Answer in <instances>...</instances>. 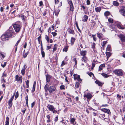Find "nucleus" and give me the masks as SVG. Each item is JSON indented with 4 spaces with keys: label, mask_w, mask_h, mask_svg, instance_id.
Listing matches in <instances>:
<instances>
[{
    "label": "nucleus",
    "mask_w": 125,
    "mask_h": 125,
    "mask_svg": "<svg viewBox=\"0 0 125 125\" xmlns=\"http://www.w3.org/2000/svg\"><path fill=\"white\" fill-rule=\"evenodd\" d=\"M25 50H24V52L23 54V57L25 58L27 56V55H28V52H26L25 53Z\"/></svg>",
    "instance_id": "37"
},
{
    "label": "nucleus",
    "mask_w": 125,
    "mask_h": 125,
    "mask_svg": "<svg viewBox=\"0 0 125 125\" xmlns=\"http://www.w3.org/2000/svg\"><path fill=\"white\" fill-rule=\"evenodd\" d=\"M105 66V64H101L99 67V71H100L102 70V68L103 67H104Z\"/></svg>",
    "instance_id": "27"
},
{
    "label": "nucleus",
    "mask_w": 125,
    "mask_h": 125,
    "mask_svg": "<svg viewBox=\"0 0 125 125\" xmlns=\"http://www.w3.org/2000/svg\"><path fill=\"white\" fill-rule=\"evenodd\" d=\"M106 54L107 58H109L111 55V53L109 52H106Z\"/></svg>",
    "instance_id": "32"
},
{
    "label": "nucleus",
    "mask_w": 125,
    "mask_h": 125,
    "mask_svg": "<svg viewBox=\"0 0 125 125\" xmlns=\"http://www.w3.org/2000/svg\"><path fill=\"white\" fill-rule=\"evenodd\" d=\"M67 31L69 34H72L73 35H74L75 34L74 31L73 29H68L67 30Z\"/></svg>",
    "instance_id": "16"
},
{
    "label": "nucleus",
    "mask_w": 125,
    "mask_h": 125,
    "mask_svg": "<svg viewBox=\"0 0 125 125\" xmlns=\"http://www.w3.org/2000/svg\"><path fill=\"white\" fill-rule=\"evenodd\" d=\"M110 15V13L108 11H106L104 13V15L105 16H107Z\"/></svg>",
    "instance_id": "39"
},
{
    "label": "nucleus",
    "mask_w": 125,
    "mask_h": 125,
    "mask_svg": "<svg viewBox=\"0 0 125 125\" xmlns=\"http://www.w3.org/2000/svg\"><path fill=\"white\" fill-rule=\"evenodd\" d=\"M113 4L116 6H118L119 5V3L117 1H114L113 2Z\"/></svg>",
    "instance_id": "30"
},
{
    "label": "nucleus",
    "mask_w": 125,
    "mask_h": 125,
    "mask_svg": "<svg viewBox=\"0 0 125 125\" xmlns=\"http://www.w3.org/2000/svg\"><path fill=\"white\" fill-rule=\"evenodd\" d=\"M58 119V116H56L55 118L54 121L55 122H56L57 121Z\"/></svg>",
    "instance_id": "64"
},
{
    "label": "nucleus",
    "mask_w": 125,
    "mask_h": 125,
    "mask_svg": "<svg viewBox=\"0 0 125 125\" xmlns=\"http://www.w3.org/2000/svg\"><path fill=\"white\" fill-rule=\"evenodd\" d=\"M35 86L33 85L32 88V89L31 91L33 92H34L35 91Z\"/></svg>",
    "instance_id": "54"
},
{
    "label": "nucleus",
    "mask_w": 125,
    "mask_h": 125,
    "mask_svg": "<svg viewBox=\"0 0 125 125\" xmlns=\"http://www.w3.org/2000/svg\"><path fill=\"white\" fill-rule=\"evenodd\" d=\"M69 46H65L64 48L63 49V52H66L68 50Z\"/></svg>",
    "instance_id": "28"
},
{
    "label": "nucleus",
    "mask_w": 125,
    "mask_h": 125,
    "mask_svg": "<svg viewBox=\"0 0 125 125\" xmlns=\"http://www.w3.org/2000/svg\"><path fill=\"white\" fill-rule=\"evenodd\" d=\"M117 97L120 100L121 99V96L119 94H118L117 95Z\"/></svg>",
    "instance_id": "53"
},
{
    "label": "nucleus",
    "mask_w": 125,
    "mask_h": 125,
    "mask_svg": "<svg viewBox=\"0 0 125 125\" xmlns=\"http://www.w3.org/2000/svg\"><path fill=\"white\" fill-rule=\"evenodd\" d=\"M19 17L21 18L23 21H24L26 18V16L22 14H21L19 16Z\"/></svg>",
    "instance_id": "23"
},
{
    "label": "nucleus",
    "mask_w": 125,
    "mask_h": 125,
    "mask_svg": "<svg viewBox=\"0 0 125 125\" xmlns=\"http://www.w3.org/2000/svg\"><path fill=\"white\" fill-rule=\"evenodd\" d=\"M15 79L16 81L20 83H22V76H19L18 75H17L15 76Z\"/></svg>",
    "instance_id": "7"
},
{
    "label": "nucleus",
    "mask_w": 125,
    "mask_h": 125,
    "mask_svg": "<svg viewBox=\"0 0 125 125\" xmlns=\"http://www.w3.org/2000/svg\"><path fill=\"white\" fill-rule=\"evenodd\" d=\"M46 80L47 82H49L50 81V77L49 75H46Z\"/></svg>",
    "instance_id": "24"
},
{
    "label": "nucleus",
    "mask_w": 125,
    "mask_h": 125,
    "mask_svg": "<svg viewBox=\"0 0 125 125\" xmlns=\"http://www.w3.org/2000/svg\"><path fill=\"white\" fill-rule=\"evenodd\" d=\"M60 10H55L54 11V13L55 15L57 16L58 15V13L60 11Z\"/></svg>",
    "instance_id": "43"
},
{
    "label": "nucleus",
    "mask_w": 125,
    "mask_h": 125,
    "mask_svg": "<svg viewBox=\"0 0 125 125\" xmlns=\"http://www.w3.org/2000/svg\"><path fill=\"white\" fill-rule=\"evenodd\" d=\"M20 40H21V39H19L17 41L16 43V44H15V45L16 46H17L18 45V43H19V42H20Z\"/></svg>",
    "instance_id": "63"
},
{
    "label": "nucleus",
    "mask_w": 125,
    "mask_h": 125,
    "mask_svg": "<svg viewBox=\"0 0 125 125\" xmlns=\"http://www.w3.org/2000/svg\"><path fill=\"white\" fill-rule=\"evenodd\" d=\"M76 27L77 28L78 30L80 32H81V31L80 29L79 28L78 25V24L77 22L76 23Z\"/></svg>",
    "instance_id": "48"
},
{
    "label": "nucleus",
    "mask_w": 125,
    "mask_h": 125,
    "mask_svg": "<svg viewBox=\"0 0 125 125\" xmlns=\"http://www.w3.org/2000/svg\"><path fill=\"white\" fill-rule=\"evenodd\" d=\"M84 19L82 21H87L88 19V17L87 16L85 15L83 16Z\"/></svg>",
    "instance_id": "31"
},
{
    "label": "nucleus",
    "mask_w": 125,
    "mask_h": 125,
    "mask_svg": "<svg viewBox=\"0 0 125 125\" xmlns=\"http://www.w3.org/2000/svg\"><path fill=\"white\" fill-rule=\"evenodd\" d=\"M84 96L88 99H90L92 97V95L90 93L85 94H84Z\"/></svg>",
    "instance_id": "13"
},
{
    "label": "nucleus",
    "mask_w": 125,
    "mask_h": 125,
    "mask_svg": "<svg viewBox=\"0 0 125 125\" xmlns=\"http://www.w3.org/2000/svg\"><path fill=\"white\" fill-rule=\"evenodd\" d=\"M19 93L18 91H17L15 95V98H17L18 97Z\"/></svg>",
    "instance_id": "49"
},
{
    "label": "nucleus",
    "mask_w": 125,
    "mask_h": 125,
    "mask_svg": "<svg viewBox=\"0 0 125 125\" xmlns=\"http://www.w3.org/2000/svg\"><path fill=\"white\" fill-rule=\"evenodd\" d=\"M101 9L100 7H98L95 8V10L96 12H100Z\"/></svg>",
    "instance_id": "26"
},
{
    "label": "nucleus",
    "mask_w": 125,
    "mask_h": 125,
    "mask_svg": "<svg viewBox=\"0 0 125 125\" xmlns=\"http://www.w3.org/2000/svg\"><path fill=\"white\" fill-rule=\"evenodd\" d=\"M39 6H42L43 5V2L42 1H40L39 2Z\"/></svg>",
    "instance_id": "62"
},
{
    "label": "nucleus",
    "mask_w": 125,
    "mask_h": 125,
    "mask_svg": "<svg viewBox=\"0 0 125 125\" xmlns=\"http://www.w3.org/2000/svg\"><path fill=\"white\" fill-rule=\"evenodd\" d=\"M101 111L104 112L105 113H107L109 115L111 114V112L109 110L105 108H103L101 109Z\"/></svg>",
    "instance_id": "12"
},
{
    "label": "nucleus",
    "mask_w": 125,
    "mask_h": 125,
    "mask_svg": "<svg viewBox=\"0 0 125 125\" xmlns=\"http://www.w3.org/2000/svg\"><path fill=\"white\" fill-rule=\"evenodd\" d=\"M7 76V74L5 73V71L3 74L2 75L1 77H6Z\"/></svg>",
    "instance_id": "58"
},
{
    "label": "nucleus",
    "mask_w": 125,
    "mask_h": 125,
    "mask_svg": "<svg viewBox=\"0 0 125 125\" xmlns=\"http://www.w3.org/2000/svg\"><path fill=\"white\" fill-rule=\"evenodd\" d=\"M9 119L8 117H7L6 118L5 125H9Z\"/></svg>",
    "instance_id": "21"
},
{
    "label": "nucleus",
    "mask_w": 125,
    "mask_h": 125,
    "mask_svg": "<svg viewBox=\"0 0 125 125\" xmlns=\"http://www.w3.org/2000/svg\"><path fill=\"white\" fill-rule=\"evenodd\" d=\"M13 27L14 29L16 32L18 33L19 32L21 29V26H20L17 24V23H15L13 24Z\"/></svg>",
    "instance_id": "3"
},
{
    "label": "nucleus",
    "mask_w": 125,
    "mask_h": 125,
    "mask_svg": "<svg viewBox=\"0 0 125 125\" xmlns=\"http://www.w3.org/2000/svg\"><path fill=\"white\" fill-rule=\"evenodd\" d=\"M56 90V87L55 86H51L49 87L48 91L50 93H53Z\"/></svg>",
    "instance_id": "4"
},
{
    "label": "nucleus",
    "mask_w": 125,
    "mask_h": 125,
    "mask_svg": "<svg viewBox=\"0 0 125 125\" xmlns=\"http://www.w3.org/2000/svg\"><path fill=\"white\" fill-rule=\"evenodd\" d=\"M5 56L2 53L0 52V58L2 59L4 58Z\"/></svg>",
    "instance_id": "36"
},
{
    "label": "nucleus",
    "mask_w": 125,
    "mask_h": 125,
    "mask_svg": "<svg viewBox=\"0 0 125 125\" xmlns=\"http://www.w3.org/2000/svg\"><path fill=\"white\" fill-rule=\"evenodd\" d=\"M75 39L74 37H72L71 38V42L72 45H73L75 41Z\"/></svg>",
    "instance_id": "20"
},
{
    "label": "nucleus",
    "mask_w": 125,
    "mask_h": 125,
    "mask_svg": "<svg viewBox=\"0 0 125 125\" xmlns=\"http://www.w3.org/2000/svg\"><path fill=\"white\" fill-rule=\"evenodd\" d=\"M45 38L48 42L49 43V36L47 35H45Z\"/></svg>",
    "instance_id": "33"
},
{
    "label": "nucleus",
    "mask_w": 125,
    "mask_h": 125,
    "mask_svg": "<svg viewBox=\"0 0 125 125\" xmlns=\"http://www.w3.org/2000/svg\"><path fill=\"white\" fill-rule=\"evenodd\" d=\"M87 74H88L89 75V76H90V77L92 76V75H94V74H93V73H92V72H87Z\"/></svg>",
    "instance_id": "50"
},
{
    "label": "nucleus",
    "mask_w": 125,
    "mask_h": 125,
    "mask_svg": "<svg viewBox=\"0 0 125 125\" xmlns=\"http://www.w3.org/2000/svg\"><path fill=\"white\" fill-rule=\"evenodd\" d=\"M27 68V66L25 65L23 67L21 71V73L22 75H24L25 73V70Z\"/></svg>",
    "instance_id": "14"
},
{
    "label": "nucleus",
    "mask_w": 125,
    "mask_h": 125,
    "mask_svg": "<svg viewBox=\"0 0 125 125\" xmlns=\"http://www.w3.org/2000/svg\"><path fill=\"white\" fill-rule=\"evenodd\" d=\"M51 33L54 37L55 36L57 35V33L55 32H52Z\"/></svg>",
    "instance_id": "61"
},
{
    "label": "nucleus",
    "mask_w": 125,
    "mask_h": 125,
    "mask_svg": "<svg viewBox=\"0 0 125 125\" xmlns=\"http://www.w3.org/2000/svg\"><path fill=\"white\" fill-rule=\"evenodd\" d=\"M52 111L53 113L54 114H56L57 113V111L55 110V108H54Z\"/></svg>",
    "instance_id": "59"
},
{
    "label": "nucleus",
    "mask_w": 125,
    "mask_h": 125,
    "mask_svg": "<svg viewBox=\"0 0 125 125\" xmlns=\"http://www.w3.org/2000/svg\"><path fill=\"white\" fill-rule=\"evenodd\" d=\"M56 45V44H55L54 45V47L53 48V50H52V51L53 52H54L56 50L57 47L55 46Z\"/></svg>",
    "instance_id": "47"
},
{
    "label": "nucleus",
    "mask_w": 125,
    "mask_h": 125,
    "mask_svg": "<svg viewBox=\"0 0 125 125\" xmlns=\"http://www.w3.org/2000/svg\"><path fill=\"white\" fill-rule=\"evenodd\" d=\"M71 123L74 125L76 123L75 119L74 118L71 117L70 119Z\"/></svg>",
    "instance_id": "15"
},
{
    "label": "nucleus",
    "mask_w": 125,
    "mask_h": 125,
    "mask_svg": "<svg viewBox=\"0 0 125 125\" xmlns=\"http://www.w3.org/2000/svg\"><path fill=\"white\" fill-rule=\"evenodd\" d=\"M102 75L105 78H107L109 76V75L108 74L104 73H102Z\"/></svg>",
    "instance_id": "40"
},
{
    "label": "nucleus",
    "mask_w": 125,
    "mask_h": 125,
    "mask_svg": "<svg viewBox=\"0 0 125 125\" xmlns=\"http://www.w3.org/2000/svg\"><path fill=\"white\" fill-rule=\"evenodd\" d=\"M15 93H14L13 95L11 97L10 99L8 101V104L9 105L8 109H10L11 108L12 104V101L13 100L14 96Z\"/></svg>",
    "instance_id": "5"
},
{
    "label": "nucleus",
    "mask_w": 125,
    "mask_h": 125,
    "mask_svg": "<svg viewBox=\"0 0 125 125\" xmlns=\"http://www.w3.org/2000/svg\"><path fill=\"white\" fill-rule=\"evenodd\" d=\"M1 83H4L5 82V80L4 79L3 77H1Z\"/></svg>",
    "instance_id": "52"
},
{
    "label": "nucleus",
    "mask_w": 125,
    "mask_h": 125,
    "mask_svg": "<svg viewBox=\"0 0 125 125\" xmlns=\"http://www.w3.org/2000/svg\"><path fill=\"white\" fill-rule=\"evenodd\" d=\"M108 25L110 28L111 29H113L114 28V25H109V24H108Z\"/></svg>",
    "instance_id": "44"
},
{
    "label": "nucleus",
    "mask_w": 125,
    "mask_h": 125,
    "mask_svg": "<svg viewBox=\"0 0 125 125\" xmlns=\"http://www.w3.org/2000/svg\"><path fill=\"white\" fill-rule=\"evenodd\" d=\"M106 50L107 51H111V47L110 45H108L106 48Z\"/></svg>",
    "instance_id": "34"
},
{
    "label": "nucleus",
    "mask_w": 125,
    "mask_h": 125,
    "mask_svg": "<svg viewBox=\"0 0 125 125\" xmlns=\"http://www.w3.org/2000/svg\"><path fill=\"white\" fill-rule=\"evenodd\" d=\"M95 83L99 86H101L102 85V84L98 80H96L95 81Z\"/></svg>",
    "instance_id": "29"
},
{
    "label": "nucleus",
    "mask_w": 125,
    "mask_h": 125,
    "mask_svg": "<svg viewBox=\"0 0 125 125\" xmlns=\"http://www.w3.org/2000/svg\"><path fill=\"white\" fill-rule=\"evenodd\" d=\"M95 35H92V37L94 41H96V38L95 37Z\"/></svg>",
    "instance_id": "42"
},
{
    "label": "nucleus",
    "mask_w": 125,
    "mask_h": 125,
    "mask_svg": "<svg viewBox=\"0 0 125 125\" xmlns=\"http://www.w3.org/2000/svg\"><path fill=\"white\" fill-rule=\"evenodd\" d=\"M48 85L46 84L44 86V89L45 90V91L46 92H47L48 90Z\"/></svg>",
    "instance_id": "35"
},
{
    "label": "nucleus",
    "mask_w": 125,
    "mask_h": 125,
    "mask_svg": "<svg viewBox=\"0 0 125 125\" xmlns=\"http://www.w3.org/2000/svg\"><path fill=\"white\" fill-rule=\"evenodd\" d=\"M97 36L99 39L103 38L104 36L103 34L100 32H98L97 33Z\"/></svg>",
    "instance_id": "17"
},
{
    "label": "nucleus",
    "mask_w": 125,
    "mask_h": 125,
    "mask_svg": "<svg viewBox=\"0 0 125 125\" xmlns=\"http://www.w3.org/2000/svg\"><path fill=\"white\" fill-rule=\"evenodd\" d=\"M73 76L74 80H77L79 82H81L82 80L80 79L79 75L77 74H73Z\"/></svg>",
    "instance_id": "8"
},
{
    "label": "nucleus",
    "mask_w": 125,
    "mask_h": 125,
    "mask_svg": "<svg viewBox=\"0 0 125 125\" xmlns=\"http://www.w3.org/2000/svg\"><path fill=\"white\" fill-rule=\"evenodd\" d=\"M9 38L6 33L5 32L1 36V39L2 41H5Z\"/></svg>",
    "instance_id": "6"
},
{
    "label": "nucleus",
    "mask_w": 125,
    "mask_h": 125,
    "mask_svg": "<svg viewBox=\"0 0 125 125\" xmlns=\"http://www.w3.org/2000/svg\"><path fill=\"white\" fill-rule=\"evenodd\" d=\"M65 86L64 85H61L60 86V88L61 90L64 89H65Z\"/></svg>",
    "instance_id": "45"
},
{
    "label": "nucleus",
    "mask_w": 125,
    "mask_h": 125,
    "mask_svg": "<svg viewBox=\"0 0 125 125\" xmlns=\"http://www.w3.org/2000/svg\"><path fill=\"white\" fill-rule=\"evenodd\" d=\"M79 83L78 82H76L75 85V87L76 88H78L79 86Z\"/></svg>",
    "instance_id": "46"
},
{
    "label": "nucleus",
    "mask_w": 125,
    "mask_h": 125,
    "mask_svg": "<svg viewBox=\"0 0 125 125\" xmlns=\"http://www.w3.org/2000/svg\"><path fill=\"white\" fill-rule=\"evenodd\" d=\"M106 115L105 114H101L100 116V117H102L103 118V119H102L104 120H105V119H106L107 118L106 117Z\"/></svg>",
    "instance_id": "22"
},
{
    "label": "nucleus",
    "mask_w": 125,
    "mask_h": 125,
    "mask_svg": "<svg viewBox=\"0 0 125 125\" xmlns=\"http://www.w3.org/2000/svg\"><path fill=\"white\" fill-rule=\"evenodd\" d=\"M80 66L81 67V68H84L85 66L84 65V64L83 63H82Z\"/></svg>",
    "instance_id": "55"
},
{
    "label": "nucleus",
    "mask_w": 125,
    "mask_h": 125,
    "mask_svg": "<svg viewBox=\"0 0 125 125\" xmlns=\"http://www.w3.org/2000/svg\"><path fill=\"white\" fill-rule=\"evenodd\" d=\"M113 73L116 75L120 77L123 76L124 72L122 69H117L114 70L113 71Z\"/></svg>",
    "instance_id": "2"
},
{
    "label": "nucleus",
    "mask_w": 125,
    "mask_h": 125,
    "mask_svg": "<svg viewBox=\"0 0 125 125\" xmlns=\"http://www.w3.org/2000/svg\"><path fill=\"white\" fill-rule=\"evenodd\" d=\"M68 2L70 6V10L72 11L74 9V8L72 1L71 0H68Z\"/></svg>",
    "instance_id": "9"
},
{
    "label": "nucleus",
    "mask_w": 125,
    "mask_h": 125,
    "mask_svg": "<svg viewBox=\"0 0 125 125\" xmlns=\"http://www.w3.org/2000/svg\"><path fill=\"white\" fill-rule=\"evenodd\" d=\"M41 54L42 57H44L45 55V53L44 52H41Z\"/></svg>",
    "instance_id": "57"
},
{
    "label": "nucleus",
    "mask_w": 125,
    "mask_h": 125,
    "mask_svg": "<svg viewBox=\"0 0 125 125\" xmlns=\"http://www.w3.org/2000/svg\"><path fill=\"white\" fill-rule=\"evenodd\" d=\"M6 32L9 38L14 37L16 34L12 28L11 27H10L9 29Z\"/></svg>",
    "instance_id": "1"
},
{
    "label": "nucleus",
    "mask_w": 125,
    "mask_h": 125,
    "mask_svg": "<svg viewBox=\"0 0 125 125\" xmlns=\"http://www.w3.org/2000/svg\"><path fill=\"white\" fill-rule=\"evenodd\" d=\"M47 107L48 108L49 110L50 111H52L54 108V106L52 105H48L47 106Z\"/></svg>",
    "instance_id": "19"
},
{
    "label": "nucleus",
    "mask_w": 125,
    "mask_h": 125,
    "mask_svg": "<svg viewBox=\"0 0 125 125\" xmlns=\"http://www.w3.org/2000/svg\"><path fill=\"white\" fill-rule=\"evenodd\" d=\"M118 37L122 42H125V35L123 34L118 35Z\"/></svg>",
    "instance_id": "10"
},
{
    "label": "nucleus",
    "mask_w": 125,
    "mask_h": 125,
    "mask_svg": "<svg viewBox=\"0 0 125 125\" xmlns=\"http://www.w3.org/2000/svg\"><path fill=\"white\" fill-rule=\"evenodd\" d=\"M87 53V51H82L80 52L81 55L83 56H85V55Z\"/></svg>",
    "instance_id": "18"
},
{
    "label": "nucleus",
    "mask_w": 125,
    "mask_h": 125,
    "mask_svg": "<svg viewBox=\"0 0 125 125\" xmlns=\"http://www.w3.org/2000/svg\"><path fill=\"white\" fill-rule=\"evenodd\" d=\"M108 21L110 23H112L113 22V20L112 18H109L108 19Z\"/></svg>",
    "instance_id": "41"
},
{
    "label": "nucleus",
    "mask_w": 125,
    "mask_h": 125,
    "mask_svg": "<svg viewBox=\"0 0 125 125\" xmlns=\"http://www.w3.org/2000/svg\"><path fill=\"white\" fill-rule=\"evenodd\" d=\"M35 102H34L31 103V107L32 108L35 105Z\"/></svg>",
    "instance_id": "60"
},
{
    "label": "nucleus",
    "mask_w": 125,
    "mask_h": 125,
    "mask_svg": "<svg viewBox=\"0 0 125 125\" xmlns=\"http://www.w3.org/2000/svg\"><path fill=\"white\" fill-rule=\"evenodd\" d=\"M26 110V108H24V109L22 110V112L23 113V115H24Z\"/></svg>",
    "instance_id": "56"
},
{
    "label": "nucleus",
    "mask_w": 125,
    "mask_h": 125,
    "mask_svg": "<svg viewBox=\"0 0 125 125\" xmlns=\"http://www.w3.org/2000/svg\"><path fill=\"white\" fill-rule=\"evenodd\" d=\"M25 99H26V104H27V106L28 107V96H27L26 97Z\"/></svg>",
    "instance_id": "38"
},
{
    "label": "nucleus",
    "mask_w": 125,
    "mask_h": 125,
    "mask_svg": "<svg viewBox=\"0 0 125 125\" xmlns=\"http://www.w3.org/2000/svg\"><path fill=\"white\" fill-rule=\"evenodd\" d=\"M117 27L119 29H123V28L121 26V25L119 24H118L117 25Z\"/></svg>",
    "instance_id": "51"
},
{
    "label": "nucleus",
    "mask_w": 125,
    "mask_h": 125,
    "mask_svg": "<svg viewBox=\"0 0 125 125\" xmlns=\"http://www.w3.org/2000/svg\"><path fill=\"white\" fill-rule=\"evenodd\" d=\"M119 11L122 15L125 16V7H123V9L119 10Z\"/></svg>",
    "instance_id": "11"
},
{
    "label": "nucleus",
    "mask_w": 125,
    "mask_h": 125,
    "mask_svg": "<svg viewBox=\"0 0 125 125\" xmlns=\"http://www.w3.org/2000/svg\"><path fill=\"white\" fill-rule=\"evenodd\" d=\"M88 60L87 58L85 56H83L82 58V61L84 62H88Z\"/></svg>",
    "instance_id": "25"
}]
</instances>
